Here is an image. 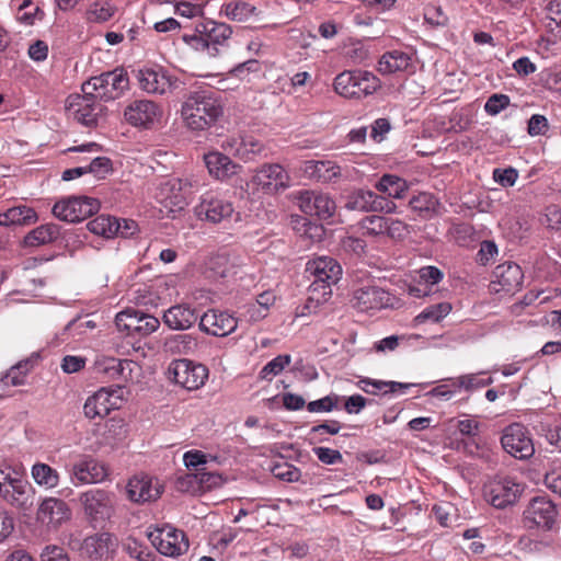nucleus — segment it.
<instances>
[{
  "label": "nucleus",
  "instance_id": "obj_24",
  "mask_svg": "<svg viewBox=\"0 0 561 561\" xmlns=\"http://www.w3.org/2000/svg\"><path fill=\"white\" fill-rule=\"evenodd\" d=\"M160 116V107L150 100H135L124 111L126 122L135 127L149 128Z\"/></svg>",
  "mask_w": 561,
  "mask_h": 561
},
{
  "label": "nucleus",
  "instance_id": "obj_10",
  "mask_svg": "<svg viewBox=\"0 0 561 561\" xmlns=\"http://www.w3.org/2000/svg\"><path fill=\"white\" fill-rule=\"evenodd\" d=\"M103 110V104L94 94H71L66 101L68 115L88 127L96 125Z\"/></svg>",
  "mask_w": 561,
  "mask_h": 561
},
{
  "label": "nucleus",
  "instance_id": "obj_41",
  "mask_svg": "<svg viewBox=\"0 0 561 561\" xmlns=\"http://www.w3.org/2000/svg\"><path fill=\"white\" fill-rule=\"evenodd\" d=\"M255 7L241 0L225 3L220 9L221 14H225L229 20L237 22H244L249 20L253 15Z\"/></svg>",
  "mask_w": 561,
  "mask_h": 561
},
{
  "label": "nucleus",
  "instance_id": "obj_23",
  "mask_svg": "<svg viewBox=\"0 0 561 561\" xmlns=\"http://www.w3.org/2000/svg\"><path fill=\"white\" fill-rule=\"evenodd\" d=\"M345 207L358 211H381L393 213L397 208L394 202L377 195L373 191L359 190L354 192L347 199Z\"/></svg>",
  "mask_w": 561,
  "mask_h": 561
},
{
  "label": "nucleus",
  "instance_id": "obj_5",
  "mask_svg": "<svg viewBox=\"0 0 561 561\" xmlns=\"http://www.w3.org/2000/svg\"><path fill=\"white\" fill-rule=\"evenodd\" d=\"M333 85L335 92L343 98L360 99L377 91L380 80L369 71L348 70L337 75Z\"/></svg>",
  "mask_w": 561,
  "mask_h": 561
},
{
  "label": "nucleus",
  "instance_id": "obj_29",
  "mask_svg": "<svg viewBox=\"0 0 561 561\" xmlns=\"http://www.w3.org/2000/svg\"><path fill=\"white\" fill-rule=\"evenodd\" d=\"M490 383H492L491 377H483V374H469L451 380L450 385H442L435 387L431 391H428L427 394L449 399L451 394L455 392L454 390L450 389V387L455 389L463 388L467 391H471L474 389L489 386Z\"/></svg>",
  "mask_w": 561,
  "mask_h": 561
},
{
  "label": "nucleus",
  "instance_id": "obj_52",
  "mask_svg": "<svg viewBox=\"0 0 561 561\" xmlns=\"http://www.w3.org/2000/svg\"><path fill=\"white\" fill-rule=\"evenodd\" d=\"M114 7L108 2H95L87 11V20L93 23H103L114 15Z\"/></svg>",
  "mask_w": 561,
  "mask_h": 561
},
{
  "label": "nucleus",
  "instance_id": "obj_55",
  "mask_svg": "<svg viewBox=\"0 0 561 561\" xmlns=\"http://www.w3.org/2000/svg\"><path fill=\"white\" fill-rule=\"evenodd\" d=\"M272 473L275 478L287 482L298 481L301 477L300 470L288 462L275 465Z\"/></svg>",
  "mask_w": 561,
  "mask_h": 561
},
{
  "label": "nucleus",
  "instance_id": "obj_54",
  "mask_svg": "<svg viewBox=\"0 0 561 561\" xmlns=\"http://www.w3.org/2000/svg\"><path fill=\"white\" fill-rule=\"evenodd\" d=\"M193 341L190 334H176L164 342V350L173 354L186 353L191 348Z\"/></svg>",
  "mask_w": 561,
  "mask_h": 561
},
{
  "label": "nucleus",
  "instance_id": "obj_28",
  "mask_svg": "<svg viewBox=\"0 0 561 561\" xmlns=\"http://www.w3.org/2000/svg\"><path fill=\"white\" fill-rule=\"evenodd\" d=\"M204 162L209 174L219 181L229 180L242 170V167L233 162L229 156L217 150L205 153Z\"/></svg>",
  "mask_w": 561,
  "mask_h": 561
},
{
  "label": "nucleus",
  "instance_id": "obj_20",
  "mask_svg": "<svg viewBox=\"0 0 561 561\" xmlns=\"http://www.w3.org/2000/svg\"><path fill=\"white\" fill-rule=\"evenodd\" d=\"M121 389L102 388L89 397L83 405L84 415L89 419L104 417L112 410L119 409L122 398Z\"/></svg>",
  "mask_w": 561,
  "mask_h": 561
},
{
  "label": "nucleus",
  "instance_id": "obj_47",
  "mask_svg": "<svg viewBox=\"0 0 561 561\" xmlns=\"http://www.w3.org/2000/svg\"><path fill=\"white\" fill-rule=\"evenodd\" d=\"M31 369L28 359L21 360L12 366L1 379L7 386H21L25 382V377Z\"/></svg>",
  "mask_w": 561,
  "mask_h": 561
},
{
  "label": "nucleus",
  "instance_id": "obj_6",
  "mask_svg": "<svg viewBox=\"0 0 561 561\" xmlns=\"http://www.w3.org/2000/svg\"><path fill=\"white\" fill-rule=\"evenodd\" d=\"M79 502L85 518L96 527L113 516L116 496L113 492L104 489H90L79 495Z\"/></svg>",
  "mask_w": 561,
  "mask_h": 561
},
{
  "label": "nucleus",
  "instance_id": "obj_37",
  "mask_svg": "<svg viewBox=\"0 0 561 561\" xmlns=\"http://www.w3.org/2000/svg\"><path fill=\"white\" fill-rule=\"evenodd\" d=\"M136 364L129 359L106 358L99 364V369L112 379L127 381Z\"/></svg>",
  "mask_w": 561,
  "mask_h": 561
},
{
  "label": "nucleus",
  "instance_id": "obj_7",
  "mask_svg": "<svg viewBox=\"0 0 561 561\" xmlns=\"http://www.w3.org/2000/svg\"><path fill=\"white\" fill-rule=\"evenodd\" d=\"M559 511L546 495L533 497L523 512V524L527 529L550 531L554 528Z\"/></svg>",
  "mask_w": 561,
  "mask_h": 561
},
{
  "label": "nucleus",
  "instance_id": "obj_1",
  "mask_svg": "<svg viewBox=\"0 0 561 561\" xmlns=\"http://www.w3.org/2000/svg\"><path fill=\"white\" fill-rule=\"evenodd\" d=\"M182 117L192 130H206L224 115V102L217 91L192 92L182 105Z\"/></svg>",
  "mask_w": 561,
  "mask_h": 561
},
{
  "label": "nucleus",
  "instance_id": "obj_4",
  "mask_svg": "<svg viewBox=\"0 0 561 561\" xmlns=\"http://www.w3.org/2000/svg\"><path fill=\"white\" fill-rule=\"evenodd\" d=\"M129 89V78L124 68L103 72L82 84V92L94 94L99 101L108 102L121 98Z\"/></svg>",
  "mask_w": 561,
  "mask_h": 561
},
{
  "label": "nucleus",
  "instance_id": "obj_21",
  "mask_svg": "<svg viewBox=\"0 0 561 561\" xmlns=\"http://www.w3.org/2000/svg\"><path fill=\"white\" fill-rule=\"evenodd\" d=\"M37 520L48 529L56 530L71 518V508L61 499L46 497L37 510Z\"/></svg>",
  "mask_w": 561,
  "mask_h": 561
},
{
  "label": "nucleus",
  "instance_id": "obj_61",
  "mask_svg": "<svg viewBox=\"0 0 561 561\" xmlns=\"http://www.w3.org/2000/svg\"><path fill=\"white\" fill-rule=\"evenodd\" d=\"M508 105H510L508 95L495 93L488 99V101L484 105V110L490 115H496L501 111L505 110Z\"/></svg>",
  "mask_w": 561,
  "mask_h": 561
},
{
  "label": "nucleus",
  "instance_id": "obj_15",
  "mask_svg": "<svg viewBox=\"0 0 561 561\" xmlns=\"http://www.w3.org/2000/svg\"><path fill=\"white\" fill-rule=\"evenodd\" d=\"M234 211L232 203L217 194L207 192L202 195L194 213L199 220L219 224L229 219Z\"/></svg>",
  "mask_w": 561,
  "mask_h": 561
},
{
  "label": "nucleus",
  "instance_id": "obj_34",
  "mask_svg": "<svg viewBox=\"0 0 561 561\" xmlns=\"http://www.w3.org/2000/svg\"><path fill=\"white\" fill-rule=\"evenodd\" d=\"M60 237V226L48 222L36 227L24 237L25 247H41L56 241Z\"/></svg>",
  "mask_w": 561,
  "mask_h": 561
},
{
  "label": "nucleus",
  "instance_id": "obj_18",
  "mask_svg": "<svg viewBox=\"0 0 561 561\" xmlns=\"http://www.w3.org/2000/svg\"><path fill=\"white\" fill-rule=\"evenodd\" d=\"M298 206L306 215L321 220L330 219L336 209L335 202L328 194L316 191L300 192Z\"/></svg>",
  "mask_w": 561,
  "mask_h": 561
},
{
  "label": "nucleus",
  "instance_id": "obj_45",
  "mask_svg": "<svg viewBox=\"0 0 561 561\" xmlns=\"http://www.w3.org/2000/svg\"><path fill=\"white\" fill-rule=\"evenodd\" d=\"M290 363V355H278L262 367V369L259 373V378L261 380L271 381L274 377L278 376Z\"/></svg>",
  "mask_w": 561,
  "mask_h": 561
},
{
  "label": "nucleus",
  "instance_id": "obj_64",
  "mask_svg": "<svg viewBox=\"0 0 561 561\" xmlns=\"http://www.w3.org/2000/svg\"><path fill=\"white\" fill-rule=\"evenodd\" d=\"M548 129L549 123L546 116L535 114L529 118L527 131L530 136L546 135Z\"/></svg>",
  "mask_w": 561,
  "mask_h": 561
},
{
  "label": "nucleus",
  "instance_id": "obj_19",
  "mask_svg": "<svg viewBox=\"0 0 561 561\" xmlns=\"http://www.w3.org/2000/svg\"><path fill=\"white\" fill-rule=\"evenodd\" d=\"M493 277L494 279L490 284V290L492 293L511 294L522 287L524 273L518 264L504 262L495 267Z\"/></svg>",
  "mask_w": 561,
  "mask_h": 561
},
{
  "label": "nucleus",
  "instance_id": "obj_3",
  "mask_svg": "<svg viewBox=\"0 0 561 561\" xmlns=\"http://www.w3.org/2000/svg\"><path fill=\"white\" fill-rule=\"evenodd\" d=\"M35 491L11 467L0 468V497L12 507L27 512L34 504Z\"/></svg>",
  "mask_w": 561,
  "mask_h": 561
},
{
  "label": "nucleus",
  "instance_id": "obj_59",
  "mask_svg": "<svg viewBox=\"0 0 561 561\" xmlns=\"http://www.w3.org/2000/svg\"><path fill=\"white\" fill-rule=\"evenodd\" d=\"M454 512L455 507L448 502L435 504L432 508L435 519L444 527L451 526L453 518L455 517Z\"/></svg>",
  "mask_w": 561,
  "mask_h": 561
},
{
  "label": "nucleus",
  "instance_id": "obj_27",
  "mask_svg": "<svg viewBox=\"0 0 561 561\" xmlns=\"http://www.w3.org/2000/svg\"><path fill=\"white\" fill-rule=\"evenodd\" d=\"M116 548V539L108 533H100L83 539L81 552L92 561H102Z\"/></svg>",
  "mask_w": 561,
  "mask_h": 561
},
{
  "label": "nucleus",
  "instance_id": "obj_33",
  "mask_svg": "<svg viewBox=\"0 0 561 561\" xmlns=\"http://www.w3.org/2000/svg\"><path fill=\"white\" fill-rule=\"evenodd\" d=\"M378 71L382 75H391L398 71L409 73L415 72V67L411 62V57L399 50L383 54L378 62Z\"/></svg>",
  "mask_w": 561,
  "mask_h": 561
},
{
  "label": "nucleus",
  "instance_id": "obj_17",
  "mask_svg": "<svg viewBox=\"0 0 561 561\" xmlns=\"http://www.w3.org/2000/svg\"><path fill=\"white\" fill-rule=\"evenodd\" d=\"M149 539L161 554L168 557H178L188 549L184 533L172 527L151 531Z\"/></svg>",
  "mask_w": 561,
  "mask_h": 561
},
{
  "label": "nucleus",
  "instance_id": "obj_49",
  "mask_svg": "<svg viewBox=\"0 0 561 561\" xmlns=\"http://www.w3.org/2000/svg\"><path fill=\"white\" fill-rule=\"evenodd\" d=\"M451 304L442 301L430 305L423 309V324L432 322L436 323L443 320L451 311Z\"/></svg>",
  "mask_w": 561,
  "mask_h": 561
},
{
  "label": "nucleus",
  "instance_id": "obj_2",
  "mask_svg": "<svg viewBox=\"0 0 561 561\" xmlns=\"http://www.w3.org/2000/svg\"><path fill=\"white\" fill-rule=\"evenodd\" d=\"M306 272L313 277L309 286V299L321 304L332 295L331 286L339 282L342 267L333 257L319 256L307 263Z\"/></svg>",
  "mask_w": 561,
  "mask_h": 561
},
{
  "label": "nucleus",
  "instance_id": "obj_57",
  "mask_svg": "<svg viewBox=\"0 0 561 561\" xmlns=\"http://www.w3.org/2000/svg\"><path fill=\"white\" fill-rule=\"evenodd\" d=\"M125 548L130 558L137 561H154L156 553L134 539H128Z\"/></svg>",
  "mask_w": 561,
  "mask_h": 561
},
{
  "label": "nucleus",
  "instance_id": "obj_58",
  "mask_svg": "<svg viewBox=\"0 0 561 561\" xmlns=\"http://www.w3.org/2000/svg\"><path fill=\"white\" fill-rule=\"evenodd\" d=\"M183 461L188 470L197 472L206 469L207 455L201 450H188L183 455Z\"/></svg>",
  "mask_w": 561,
  "mask_h": 561
},
{
  "label": "nucleus",
  "instance_id": "obj_35",
  "mask_svg": "<svg viewBox=\"0 0 561 561\" xmlns=\"http://www.w3.org/2000/svg\"><path fill=\"white\" fill-rule=\"evenodd\" d=\"M305 171L311 178L324 183L332 182L341 176V168L333 161H307Z\"/></svg>",
  "mask_w": 561,
  "mask_h": 561
},
{
  "label": "nucleus",
  "instance_id": "obj_60",
  "mask_svg": "<svg viewBox=\"0 0 561 561\" xmlns=\"http://www.w3.org/2000/svg\"><path fill=\"white\" fill-rule=\"evenodd\" d=\"M88 173L98 179H104L112 171V161L107 157H96L87 167Z\"/></svg>",
  "mask_w": 561,
  "mask_h": 561
},
{
  "label": "nucleus",
  "instance_id": "obj_22",
  "mask_svg": "<svg viewBox=\"0 0 561 561\" xmlns=\"http://www.w3.org/2000/svg\"><path fill=\"white\" fill-rule=\"evenodd\" d=\"M392 296L378 286H364L353 294V307L358 311L368 312L392 306Z\"/></svg>",
  "mask_w": 561,
  "mask_h": 561
},
{
  "label": "nucleus",
  "instance_id": "obj_36",
  "mask_svg": "<svg viewBox=\"0 0 561 561\" xmlns=\"http://www.w3.org/2000/svg\"><path fill=\"white\" fill-rule=\"evenodd\" d=\"M360 389L370 394H387V393H405L411 387L417 386V383H405L398 381H381L373 380L369 378L362 379L359 381Z\"/></svg>",
  "mask_w": 561,
  "mask_h": 561
},
{
  "label": "nucleus",
  "instance_id": "obj_8",
  "mask_svg": "<svg viewBox=\"0 0 561 561\" xmlns=\"http://www.w3.org/2000/svg\"><path fill=\"white\" fill-rule=\"evenodd\" d=\"M254 192L274 195L290 185L288 172L278 163H264L257 168L249 184Z\"/></svg>",
  "mask_w": 561,
  "mask_h": 561
},
{
  "label": "nucleus",
  "instance_id": "obj_14",
  "mask_svg": "<svg viewBox=\"0 0 561 561\" xmlns=\"http://www.w3.org/2000/svg\"><path fill=\"white\" fill-rule=\"evenodd\" d=\"M115 324L127 335L147 336L158 330L160 321L158 318L138 310H124L116 314Z\"/></svg>",
  "mask_w": 561,
  "mask_h": 561
},
{
  "label": "nucleus",
  "instance_id": "obj_51",
  "mask_svg": "<svg viewBox=\"0 0 561 561\" xmlns=\"http://www.w3.org/2000/svg\"><path fill=\"white\" fill-rule=\"evenodd\" d=\"M341 397L335 393L328 394L314 401L307 403V410L311 413H328L336 410L340 404Z\"/></svg>",
  "mask_w": 561,
  "mask_h": 561
},
{
  "label": "nucleus",
  "instance_id": "obj_12",
  "mask_svg": "<svg viewBox=\"0 0 561 561\" xmlns=\"http://www.w3.org/2000/svg\"><path fill=\"white\" fill-rule=\"evenodd\" d=\"M524 488L512 478L493 479L483 488L485 500L495 508H505L517 502Z\"/></svg>",
  "mask_w": 561,
  "mask_h": 561
},
{
  "label": "nucleus",
  "instance_id": "obj_44",
  "mask_svg": "<svg viewBox=\"0 0 561 561\" xmlns=\"http://www.w3.org/2000/svg\"><path fill=\"white\" fill-rule=\"evenodd\" d=\"M239 151L240 160L244 162L253 161L263 153L264 145L251 135H242Z\"/></svg>",
  "mask_w": 561,
  "mask_h": 561
},
{
  "label": "nucleus",
  "instance_id": "obj_42",
  "mask_svg": "<svg viewBox=\"0 0 561 561\" xmlns=\"http://www.w3.org/2000/svg\"><path fill=\"white\" fill-rule=\"evenodd\" d=\"M207 267L209 276L214 278H225L234 273V264L226 253H220L210 257Z\"/></svg>",
  "mask_w": 561,
  "mask_h": 561
},
{
  "label": "nucleus",
  "instance_id": "obj_13",
  "mask_svg": "<svg viewBox=\"0 0 561 561\" xmlns=\"http://www.w3.org/2000/svg\"><path fill=\"white\" fill-rule=\"evenodd\" d=\"M99 206L94 198L71 196L57 202L53 207V214L60 220L78 222L96 213Z\"/></svg>",
  "mask_w": 561,
  "mask_h": 561
},
{
  "label": "nucleus",
  "instance_id": "obj_25",
  "mask_svg": "<svg viewBox=\"0 0 561 561\" xmlns=\"http://www.w3.org/2000/svg\"><path fill=\"white\" fill-rule=\"evenodd\" d=\"M198 327L207 334L224 337L236 331L238 320L227 311L210 309L201 317Z\"/></svg>",
  "mask_w": 561,
  "mask_h": 561
},
{
  "label": "nucleus",
  "instance_id": "obj_50",
  "mask_svg": "<svg viewBox=\"0 0 561 561\" xmlns=\"http://www.w3.org/2000/svg\"><path fill=\"white\" fill-rule=\"evenodd\" d=\"M44 18V11L38 7H33L31 0H24L19 7L16 19L25 25H33L36 20Z\"/></svg>",
  "mask_w": 561,
  "mask_h": 561
},
{
  "label": "nucleus",
  "instance_id": "obj_43",
  "mask_svg": "<svg viewBox=\"0 0 561 561\" xmlns=\"http://www.w3.org/2000/svg\"><path fill=\"white\" fill-rule=\"evenodd\" d=\"M379 192L392 198H401L405 191V182L397 175L385 174L375 186Z\"/></svg>",
  "mask_w": 561,
  "mask_h": 561
},
{
  "label": "nucleus",
  "instance_id": "obj_40",
  "mask_svg": "<svg viewBox=\"0 0 561 561\" xmlns=\"http://www.w3.org/2000/svg\"><path fill=\"white\" fill-rule=\"evenodd\" d=\"M90 232L104 238H114L118 231V219L108 215H100L87 224Z\"/></svg>",
  "mask_w": 561,
  "mask_h": 561
},
{
  "label": "nucleus",
  "instance_id": "obj_31",
  "mask_svg": "<svg viewBox=\"0 0 561 561\" xmlns=\"http://www.w3.org/2000/svg\"><path fill=\"white\" fill-rule=\"evenodd\" d=\"M196 32L207 36L213 50L210 56L215 57L219 54V46H222L231 36V27L226 23L215 21L201 22L196 25Z\"/></svg>",
  "mask_w": 561,
  "mask_h": 561
},
{
  "label": "nucleus",
  "instance_id": "obj_56",
  "mask_svg": "<svg viewBox=\"0 0 561 561\" xmlns=\"http://www.w3.org/2000/svg\"><path fill=\"white\" fill-rule=\"evenodd\" d=\"M201 492L210 491L211 489H216L222 485L224 479L221 474L214 471H208L207 469L197 471Z\"/></svg>",
  "mask_w": 561,
  "mask_h": 561
},
{
  "label": "nucleus",
  "instance_id": "obj_32",
  "mask_svg": "<svg viewBox=\"0 0 561 561\" xmlns=\"http://www.w3.org/2000/svg\"><path fill=\"white\" fill-rule=\"evenodd\" d=\"M137 78L140 89L148 93L163 94L171 85L170 78L162 69H140Z\"/></svg>",
  "mask_w": 561,
  "mask_h": 561
},
{
  "label": "nucleus",
  "instance_id": "obj_48",
  "mask_svg": "<svg viewBox=\"0 0 561 561\" xmlns=\"http://www.w3.org/2000/svg\"><path fill=\"white\" fill-rule=\"evenodd\" d=\"M359 227L366 236L383 234L388 228L387 218L378 215L366 216L359 221Z\"/></svg>",
  "mask_w": 561,
  "mask_h": 561
},
{
  "label": "nucleus",
  "instance_id": "obj_53",
  "mask_svg": "<svg viewBox=\"0 0 561 561\" xmlns=\"http://www.w3.org/2000/svg\"><path fill=\"white\" fill-rule=\"evenodd\" d=\"M175 488L182 493H202L197 472H185L179 474L175 479Z\"/></svg>",
  "mask_w": 561,
  "mask_h": 561
},
{
  "label": "nucleus",
  "instance_id": "obj_11",
  "mask_svg": "<svg viewBox=\"0 0 561 561\" xmlns=\"http://www.w3.org/2000/svg\"><path fill=\"white\" fill-rule=\"evenodd\" d=\"M501 445L507 454L519 460L529 459L535 454L533 439L527 428L519 423L503 430Z\"/></svg>",
  "mask_w": 561,
  "mask_h": 561
},
{
  "label": "nucleus",
  "instance_id": "obj_63",
  "mask_svg": "<svg viewBox=\"0 0 561 561\" xmlns=\"http://www.w3.org/2000/svg\"><path fill=\"white\" fill-rule=\"evenodd\" d=\"M313 454L322 463L325 465H334L342 462L343 460V457L339 450L331 449L329 447H314Z\"/></svg>",
  "mask_w": 561,
  "mask_h": 561
},
{
  "label": "nucleus",
  "instance_id": "obj_46",
  "mask_svg": "<svg viewBox=\"0 0 561 561\" xmlns=\"http://www.w3.org/2000/svg\"><path fill=\"white\" fill-rule=\"evenodd\" d=\"M444 273L436 266H423V299L438 293L437 285L443 280Z\"/></svg>",
  "mask_w": 561,
  "mask_h": 561
},
{
  "label": "nucleus",
  "instance_id": "obj_62",
  "mask_svg": "<svg viewBox=\"0 0 561 561\" xmlns=\"http://www.w3.org/2000/svg\"><path fill=\"white\" fill-rule=\"evenodd\" d=\"M518 178L516 169L510 167L507 169H494L493 179L504 187L513 186Z\"/></svg>",
  "mask_w": 561,
  "mask_h": 561
},
{
  "label": "nucleus",
  "instance_id": "obj_38",
  "mask_svg": "<svg viewBox=\"0 0 561 561\" xmlns=\"http://www.w3.org/2000/svg\"><path fill=\"white\" fill-rule=\"evenodd\" d=\"M37 220L36 211L27 206H16L0 214V226L31 225Z\"/></svg>",
  "mask_w": 561,
  "mask_h": 561
},
{
  "label": "nucleus",
  "instance_id": "obj_9",
  "mask_svg": "<svg viewBox=\"0 0 561 561\" xmlns=\"http://www.w3.org/2000/svg\"><path fill=\"white\" fill-rule=\"evenodd\" d=\"M168 379L187 389L196 390L204 386L208 378V369L203 364L188 359L173 360L168 367Z\"/></svg>",
  "mask_w": 561,
  "mask_h": 561
},
{
  "label": "nucleus",
  "instance_id": "obj_26",
  "mask_svg": "<svg viewBox=\"0 0 561 561\" xmlns=\"http://www.w3.org/2000/svg\"><path fill=\"white\" fill-rule=\"evenodd\" d=\"M163 492V486L158 479L147 474L134 476L127 484V493L130 501L146 503L158 500Z\"/></svg>",
  "mask_w": 561,
  "mask_h": 561
},
{
  "label": "nucleus",
  "instance_id": "obj_39",
  "mask_svg": "<svg viewBox=\"0 0 561 561\" xmlns=\"http://www.w3.org/2000/svg\"><path fill=\"white\" fill-rule=\"evenodd\" d=\"M31 476L34 482L45 489L53 490L60 482V473L53 467L44 462H35L31 469Z\"/></svg>",
  "mask_w": 561,
  "mask_h": 561
},
{
  "label": "nucleus",
  "instance_id": "obj_30",
  "mask_svg": "<svg viewBox=\"0 0 561 561\" xmlns=\"http://www.w3.org/2000/svg\"><path fill=\"white\" fill-rule=\"evenodd\" d=\"M197 318L195 309L187 305H175L164 311L162 320L171 330L184 331L192 328Z\"/></svg>",
  "mask_w": 561,
  "mask_h": 561
},
{
  "label": "nucleus",
  "instance_id": "obj_16",
  "mask_svg": "<svg viewBox=\"0 0 561 561\" xmlns=\"http://www.w3.org/2000/svg\"><path fill=\"white\" fill-rule=\"evenodd\" d=\"M69 473L76 485L93 484L107 478L108 468L92 456H82L71 466Z\"/></svg>",
  "mask_w": 561,
  "mask_h": 561
}]
</instances>
